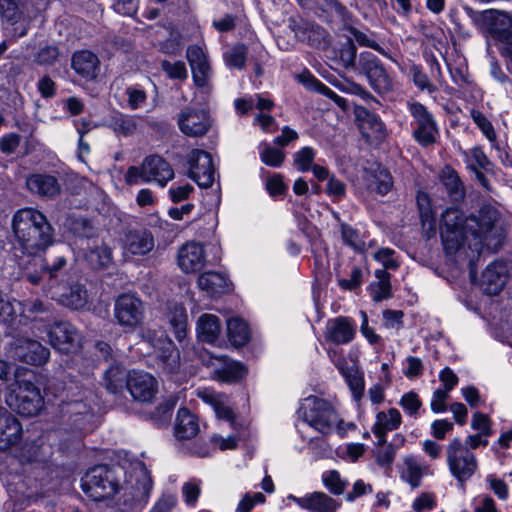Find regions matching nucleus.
Here are the masks:
<instances>
[{"label": "nucleus", "instance_id": "1", "mask_svg": "<svg viewBox=\"0 0 512 512\" xmlns=\"http://www.w3.org/2000/svg\"><path fill=\"white\" fill-rule=\"evenodd\" d=\"M440 233L446 253L455 255L457 261H468L474 281V260L484 247L495 251L501 246L505 227L499 211L492 206L482 207L478 216L469 218L457 208H448L442 214Z\"/></svg>", "mask_w": 512, "mask_h": 512}, {"label": "nucleus", "instance_id": "2", "mask_svg": "<svg viewBox=\"0 0 512 512\" xmlns=\"http://www.w3.org/2000/svg\"><path fill=\"white\" fill-rule=\"evenodd\" d=\"M84 493L94 501L120 495L125 504L144 506L152 491V480L139 460L125 459L116 465L91 468L82 478Z\"/></svg>", "mask_w": 512, "mask_h": 512}, {"label": "nucleus", "instance_id": "3", "mask_svg": "<svg viewBox=\"0 0 512 512\" xmlns=\"http://www.w3.org/2000/svg\"><path fill=\"white\" fill-rule=\"evenodd\" d=\"M13 232L23 253L32 257L31 261L34 266L40 265L42 268L41 274H38L30 272L26 267L25 276L27 279L32 284H38L45 277H48L50 281L56 278L57 271L65 266L66 259L60 257L56 265L48 268L43 265V260L39 258L54 242V229L46 216L34 208L20 209L13 217Z\"/></svg>", "mask_w": 512, "mask_h": 512}, {"label": "nucleus", "instance_id": "4", "mask_svg": "<svg viewBox=\"0 0 512 512\" xmlns=\"http://www.w3.org/2000/svg\"><path fill=\"white\" fill-rule=\"evenodd\" d=\"M196 394L205 404L213 409L219 420L226 422L234 431L233 434L227 437L217 434L213 435L211 437L212 444L218 446L222 451L236 449L239 441L245 436L246 425L234 413L229 398L210 388H198Z\"/></svg>", "mask_w": 512, "mask_h": 512}, {"label": "nucleus", "instance_id": "5", "mask_svg": "<svg viewBox=\"0 0 512 512\" xmlns=\"http://www.w3.org/2000/svg\"><path fill=\"white\" fill-rule=\"evenodd\" d=\"M298 416L306 424L322 434L337 432L343 435L346 429L343 421L328 400L310 395L304 398L298 409Z\"/></svg>", "mask_w": 512, "mask_h": 512}, {"label": "nucleus", "instance_id": "6", "mask_svg": "<svg viewBox=\"0 0 512 512\" xmlns=\"http://www.w3.org/2000/svg\"><path fill=\"white\" fill-rule=\"evenodd\" d=\"M138 350L144 355H152L156 365L163 372L172 374L180 367V355L174 343L163 332L147 331L138 343Z\"/></svg>", "mask_w": 512, "mask_h": 512}, {"label": "nucleus", "instance_id": "7", "mask_svg": "<svg viewBox=\"0 0 512 512\" xmlns=\"http://www.w3.org/2000/svg\"><path fill=\"white\" fill-rule=\"evenodd\" d=\"M18 391L10 389L5 396L6 404L22 416H35L43 406L39 389L31 382L17 381Z\"/></svg>", "mask_w": 512, "mask_h": 512}, {"label": "nucleus", "instance_id": "8", "mask_svg": "<svg viewBox=\"0 0 512 512\" xmlns=\"http://www.w3.org/2000/svg\"><path fill=\"white\" fill-rule=\"evenodd\" d=\"M446 455L449 470L459 482H465L475 473L477 469L475 455L463 446L460 439L455 438L449 443Z\"/></svg>", "mask_w": 512, "mask_h": 512}, {"label": "nucleus", "instance_id": "9", "mask_svg": "<svg viewBox=\"0 0 512 512\" xmlns=\"http://www.w3.org/2000/svg\"><path fill=\"white\" fill-rule=\"evenodd\" d=\"M114 317L120 326L136 328L143 323L145 306L135 295L122 294L115 301Z\"/></svg>", "mask_w": 512, "mask_h": 512}, {"label": "nucleus", "instance_id": "10", "mask_svg": "<svg viewBox=\"0 0 512 512\" xmlns=\"http://www.w3.org/2000/svg\"><path fill=\"white\" fill-rule=\"evenodd\" d=\"M188 176L195 181L199 187L208 188L215 180V166L210 153L193 149L187 155Z\"/></svg>", "mask_w": 512, "mask_h": 512}, {"label": "nucleus", "instance_id": "11", "mask_svg": "<svg viewBox=\"0 0 512 512\" xmlns=\"http://www.w3.org/2000/svg\"><path fill=\"white\" fill-rule=\"evenodd\" d=\"M180 131L188 137H202L212 126L210 115L203 109L185 108L177 119Z\"/></svg>", "mask_w": 512, "mask_h": 512}, {"label": "nucleus", "instance_id": "12", "mask_svg": "<svg viewBox=\"0 0 512 512\" xmlns=\"http://www.w3.org/2000/svg\"><path fill=\"white\" fill-rule=\"evenodd\" d=\"M201 360L211 369L214 376L221 381H236L243 378L247 373L246 368L241 363L221 355H212L205 352L201 354Z\"/></svg>", "mask_w": 512, "mask_h": 512}, {"label": "nucleus", "instance_id": "13", "mask_svg": "<svg viewBox=\"0 0 512 512\" xmlns=\"http://www.w3.org/2000/svg\"><path fill=\"white\" fill-rule=\"evenodd\" d=\"M359 69L365 74L371 86L377 92L386 93L392 89V79L374 54L370 52L361 53Z\"/></svg>", "mask_w": 512, "mask_h": 512}, {"label": "nucleus", "instance_id": "14", "mask_svg": "<svg viewBox=\"0 0 512 512\" xmlns=\"http://www.w3.org/2000/svg\"><path fill=\"white\" fill-rule=\"evenodd\" d=\"M51 345L63 353L76 351L82 343V336L76 328L67 322H59L47 330Z\"/></svg>", "mask_w": 512, "mask_h": 512}, {"label": "nucleus", "instance_id": "15", "mask_svg": "<svg viewBox=\"0 0 512 512\" xmlns=\"http://www.w3.org/2000/svg\"><path fill=\"white\" fill-rule=\"evenodd\" d=\"M410 112L416 123L414 131L416 141L423 146L434 143L438 136V129L432 115L420 103H412Z\"/></svg>", "mask_w": 512, "mask_h": 512}, {"label": "nucleus", "instance_id": "16", "mask_svg": "<svg viewBox=\"0 0 512 512\" xmlns=\"http://www.w3.org/2000/svg\"><path fill=\"white\" fill-rule=\"evenodd\" d=\"M195 85L206 91L210 90L212 70L204 50L199 46H189L186 52Z\"/></svg>", "mask_w": 512, "mask_h": 512}, {"label": "nucleus", "instance_id": "17", "mask_svg": "<svg viewBox=\"0 0 512 512\" xmlns=\"http://www.w3.org/2000/svg\"><path fill=\"white\" fill-rule=\"evenodd\" d=\"M127 389L131 396L141 402L151 401L157 391V380L149 373L144 371H131L128 373Z\"/></svg>", "mask_w": 512, "mask_h": 512}, {"label": "nucleus", "instance_id": "18", "mask_svg": "<svg viewBox=\"0 0 512 512\" xmlns=\"http://www.w3.org/2000/svg\"><path fill=\"white\" fill-rule=\"evenodd\" d=\"M178 267L184 273H196L206 264V252L201 243L190 241L178 250Z\"/></svg>", "mask_w": 512, "mask_h": 512}, {"label": "nucleus", "instance_id": "19", "mask_svg": "<svg viewBox=\"0 0 512 512\" xmlns=\"http://www.w3.org/2000/svg\"><path fill=\"white\" fill-rule=\"evenodd\" d=\"M14 355L23 362L40 366L48 361L50 352L39 341L20 338L15 342Z\"/></svg>", "mask_w": 512, "mask_h": 512}, {"label": "nucleus", "instance_id": "20", "mask_svg": "<svg viewBox=\"0 0 512 512\" xmlns=\"http://www.w3.org/2000/svg\"><path fill=\"white\" fill-rule=\"evenodd\" d=\"M49 290L53 299L73 309H81L88 302L87 291L80 284H73L69 287L51 285Z\"/></svg>", "mask_w": 512, "mask_h": 512}, {"label": "nucleus", "instance_id": "21", "mask_svg": "<svg viewBox=\"0 0 512 512\" xmlns=\"http://www.w3.org/2000/svg\"><path fill=\"white\" fill-rule=\"evenodd\" d=\"M62 411L79 432L86 433L93 430L94 427L91 421L94 416L91 407L87 403L82 400H73L65 403Z\"/></svg>", "mask_w": 512, "mask_h": 512}, {"label": "nucleus", "instance_id": "22", "mask_svg": "<svg viewBox=\"0 0 512 512\" xmlns=\"http://www.w3.org/2000/svg\"><path fill=\"white\" fill-rule=\"evenodd\" d=\"M432 474L433 472L428 464L419 461L412 455L404 457L402 464L399 467L400 479L412 488L419 487L423 477L430 476Z\"/></svg>", "mask_w": 512, "mask_h": 512}, {"label": "nucleus", "instance_id": "23", "mask_svg": "<svg viewBox=\"0 0 512 512\" xmlns=\"http://www.w3.org/2000/svg\"><path fill=\"white\" fill-rule=\"evenodd\" d=\"M356 334L353 321L347 317H335L327 321L325 338L335 344L351 342Z\"/></svg>", "mask_w": 512, "mask_h": 512}, {"label": "nucleus", "instance_id": "24", "mask_svg": "<svg viewBox=\"0 0 512 512\" xmlns=\"http://www.w3.org/2000/svg\"><path fill=\"white\" fill-rule=\"evenodd\" d=\"M22 435L20 422L0 406V450H7L18 443Z\"/></svg>", "mask_w": 512, "mask_h": 512}, {"label": "nucleus", "instance_id": "25", "mask_svg": "<svg viewBox=\"0 0 512 512\" xmlns=\"http://www.w3.org/2000/svg\"><path fill=\"white\" fill-rule=\"evenodd\" d=\"M299 507L309 512H336L339 504L323 492H314L302 497L288 496Z\"/></svg>", "mask_w": 512, "mask_h": 512}, {"label": "nucleus", "instance_id": "26", "mask_svg": "<svg viewBox=\"0 0 512 512\" xmlns=\"http://www.w3.org/2000/svg\"><path fill=\"white\" fill-rule=\"evenodd\" d=\"M507 266L502 261L488 265L482 274L480 287L488 295L498 294L505 285Z\"/></svg>", "mask_w": 512, "mask_h": 512}, {"label": "nucleus", "instance_id": "27", "mask_svg": "<svg viewBox=\"0 0 512 512\" xmlns=\"http://www.w3.org/2000/svg\"><path fill=\"white\" fill-rule=\"evenodd\" d=\"M402 416L398 409L389 408L375 413V421L372 426V432L378 439V443L386 441L387 433L400 427Z\"/></svg>", "mask_w": 512, "mask_h": 512}, {"label": "nucleus", "instance_id": "28", "mask_svg": "<svg viewBox=\"0 0 512 512\" xmlns=\"http://www.w3.org/2000/svg\"><path fill=\"white\" fill-rule=\"evenodd\" d=\"M144 170L147 173L149 182L155 181L164 187L174 178V171L171 165L163 158L153 155L146 157L143 161Z\"/></svg>", "mask_w": 512, "mask_h": 512}, {"label": "nucleus", "instance_id": "29", "mask_svg": "<svg viewBox=\"0 0 512 512\" xmlns=\"http://www.w3.org/2000/svg\"><path fill=\"white\" fill-rule=\"evenodd\" d=\"M510 27L511 19L505 14H500L491 31L493 36L500 41L501 53L507 60L509 70L512 71V33H510Z\"/></svg>", "mask_w": 512, "mask_h": 512}, {"label": "nucleus", "instance_id": "30", "mask_svg": "<svg viewBox=\"0 0 512 512\" xmlns=\"http://www.w3.org/2000/svg\"><path fill=\"white\" fill-rule=\"evenodd\" d=\"M196 336L199 341L214 344L222 332L220 318L214 314L204 313L196 321Z\"/></svg>", "mask_w": 512, "mask_h": 512}, {"label": "nucleus", "instance_id": "31", "mask_svg": "<svg viewBox=\"0 0 512 512\" xmlns=\"http://www.w3.org/2000/svg\"><path fill=\"white\" fill-rule=\"evenodd\" d=\"M154 247V239L150 232L130 231L125 235L123 249L131 255H145Z\"/></svg>", "mask_w": 512, "mask_h": 512}, {"label": "nucleus", "instance_id": "32", "mask_svg": "<svg viewBox=\"0 0 512 512\" xmlns=\"http://www.w3.org/2000/svg\"><path fill=\"white\" fill-rule=\"evenodd\" d=\"M72 68L87 79H94L99 71L98 57L90 51H79L73 55Z\"/></svg>", "mask_w": 512, "mask_h": 512}, {"label": "nucleus", "instance_id": "33", "mask_svg": "<svg viewBox=\"0 0 512 512\" xmlns=\"http://www.w3.org/2000/svg\"><path fill=\"white\" fill-rule=\"evenodd\" d=\"M199 422L195 415L188 409L180 408L178 410L174 433L177 439H190L199 432Z\"/></svg>", "mask_w": 512, "mask_h": 512}, {"label": "nucleus", "instance_id": "34", "mask_svg": "<svg viewBox=\"0 0 512 512\" xmlns=\"http://www.w3.org/2000/svg\"><path fill=\"white\" fill-rule=\"evenodd\" d=\"M27 188L35 194L53 197L60 191L57 179L51 175L33 174L26 180Z\"/></svg>", "mask_w": 512, "mask_h": 512}, {"label": "nucleus", "instance_id": "35", "mask_svg": "<svg viewBox=\"0 0 512 512\" xmlns=\"http://www.w3.org/2000/svg\"><path fill=\"white\" fill-rule=\"evenodd\" d=\"M366 186L371 193L381 196L386 195L393 187L391 174L378 166L375 170L366 174Z\"/></svg>", "mask_w": 512, "mask_h": 512}, {"label": "nucleus", "instance_id": "36", "mask_svg": "<svg viewBox=\"0 0 512 512\" xmlns=\"http://www.w3.org/2000/svg\"><path fill=\"white\" fill-rule=\"evenodd\" d=\"M198 287L209 295L216 296L228 291L229 283L224 274L209 271L199 276Z\"/></svg>", "mask_w": 512, "mask_h": 512}, {"label": "nucleus", "instance_id": "37", "mask_svg": "<svg viewBox=\"0 0 512 512\" xmlns=\"http://www.w3.org/2000/svg\"><path fill=\"white\" fill-rule=\"evenodd\" d=\"M167 317L177 340H184L188 333V319L185 307L178 303L172 304L169 307Z\"/></svg>", "mask_w": 512, "mask_h": 512}, {"label": "nucleus", "instance_id": "38", "mask_svg": "<svg viewBox=\"0 0 512 512\" xmlns=\"http://www.w3.org/2000/svg\"><path fill=\"white\" fill-rule=\"evenodd\" d=\"M417 204L423 230L428 238L432 237L436 234V220L429 196L424 192H419L417 195Z\"/></svg>", "mask_w": 512, "mask_h": 512}, {"label": "nucleus", "instance_id": "39", "mask_svg": "<svg viewBox=\"0 0 512 512\" xmlns=\"http://www.w3.org/2000/svg\"><path fill=\"white\" fill-rule=\"evenodd\" d=\"M116 98L123 108L130 110L142 109L147 102L146 91L138 85H131L124 89Z\"/></svg>", "mask_w": 512, "mask_h": 512}, {"label": "nucleus", "instance_id": "40", "mask_svg": "<svg viewBox=\"0 0 512 512\" xmlns=\"http://www.w3.org/2000/svg\"><path fill=\"white\" fill-rule=\"evenodd\" d=\"M23 303L13 300L1 303L0 321L9 325L27 324V315H22Z\"/></svg>", "mask_w": 512, "mask_h": 512}, {"label": "nucleus", "instance_id": "41", "mask_svg": "<svg viewBox=\"0 0 512 512\" xmlns=\"http://www.w3.org/2000/svg\"><path fill=\"white\" fill-rule=\"evenodd\" d=\"M359 129L363 137L368 141H379L385 136L384 126L380 118L368 112L360 119Z\"/></svg>", "mask_w": 512, "mask_h": 512}, {"label": "nucleus", "instance_id": "42", "mask_svg": "<svg viewBox=\"0 0 512 512\" xmlns=\"http://www.w3.org/2000/svg\"><path fill=\"white\" fill-rule=\"evenodd\" d=\"M86 253V259L93 268L107 267L112 260L110 249L102 242L95 240Z\"/></svg>", "mask_w": 512, "mask_h": 512}, {"label": "nucleus", "instance_id": "43", "mask_svg": "<svg viewBox=\"0 0 512 512\" xmlns=\"http://www.w3.org/2000/svg\"><path fill=\"white\" fill-rule=\"evenodd\" d=\"M227 332L228 337L234 346H243L250 338V329L247 323L237 317L228 320Z\"/></svg>", "mask_w": 512, "mask_h": 512}, {"label": "nucleus", "instance_id": "44", "mask_svg": "<svg viewBox=\"0 0 512 512\" xmlns=\"http://www.w3.org/2000/svg\"><path fill=\"white\" fill-rule=\"evenodd\" d=\"M377 282L370 285L374 301H382L391 296L390 274L385 269L375 271Z\"/></svg>", "mask_w": 512, "mask_h": 512}, {"label": "nucleus", "instance_id": "45", "mask_svg": "<svg viewBox=\"0 0 512 512\" xmlns=\"http://www.w3.org/2000/svg\"><path fill=\"white\" fill-rule=\"evenodd\" d=\"M128 374L119 365L111 366L105 373V385L106 388L112 392L117 393L122 390L124 383L127 384Z\"/></svg>", "mask_w": 512, "mask_h": 512}, {"label": "nucleus", "instance_id": "46", "mask_svg": "<svg viewBox=\"0 0 512 512\" xmlns=\"http://www.w3.org/2000/svg\"><path fill=\"white\" fill-rule=\"evenodd\" d=\"M339 370L341 371L342 375L344 376L350 390L352 393V397L355 401H359L363 396L364 391V380L363 377L360 375V373L354 369H344L339 364H337Z\"/></svg>", "mask_w": 512, "mask_h": 512}, {"label": "nucleus", "instance_id": "47", "mask_svg": "<svg viewBox=\"0 0 512 512\" xmlns=\"http://www.w3.org/2000/svg\"><path fill=\"white\" fill-rule=\"evenodd\" d=\"M322 481L324 486L333 494L340 495L348 485V481L343 479L336 470H329L323 473Z\"/></svg>", "mask_w": 512, "mask_h": 512}, {"label": "nucleus", "instance_id": "48", "mask_svg": "<svg viewBox=\"0 0 512 512\" xmlns=\"http://www.w3.org/2000/svg\"><path fill=\"white\" fill-rule=\"evenodd\" d=\"M247 49L244 45H236L224 52V61L229 68L242 69L246 62Z\"/></svg>", "mask_w": 512, "mask_h": 512}, {"label": "nucleus", "instance_id": "49", "mask_svg": "<svg viewBox=\"0 0 512 512\" xmlns=\"http://www.w3.org/2000/svg\"><path fill=\"white\" fill-rule=\"evenodd\" d=\"M284 158L285 154L280 149L268 144L260 145V159L264 164L272 167H280Z\"/></svg>", "mask_w": 512, "mask_h": 512}, {"label": "nucleus", "instance_id": "50", "mask_svg": "<svg viewBox=\"0 0 512 512\" xmlns=\"http://www.w3.org/2000/svg\"><path fill=\"white\" fill-rule=\"evenodd\" d=\"M316 151L309 146L301 148L293 155V163L298 171L306 172L312 167Z\"/></svg>", "mask_w": 512, "mask_h": 512}, {"label": "nucleus", "instance_id": "51", "mask_svg": "<svg viewBox=\"0 0 512 512\" xmlns=\"http://www.w3.org/2000/svg\"><path fill=\"white\" fill-rule=\"evenodd\" d=\"M465 160L468 167L472 170L476 169H487L490 162L483 152V150L479 147H474L467 152H464Z\"/></svg>", "mask_w": 512, "mask_h": 512}, {"label": "nucleus", "instance_id": "52", "mask_svg": "<svg viewBox=\"0 0 512 512\" xmlns=\"http://www.w3.org/2000/svg\"><path fill=\"white\" fill-rule=\"evenodd\" d=\"M441 180L451 194H455V198L462 196L461 182L457 173L446 167L442 170Z\"/></svg>", "mask_w": 512, "mask_h": 512}, {"label": "nucleus", "instance_id": "53", "mask_svg": "<svg viewBox=\"0 0 512 512\" xmlns=\"http://www.w3.org/2000/svg\"><path fill=\"white\" fill-rule=\"evenodd\" d=\"M112 129L123 135H130L136 130V122L129 116L118 114L111 120Z\"/></svg>", "mask_w": 512, "mask_h": 512}, {"label": "nucleus", "instance_id": "54", "mask_svg": "<svg viewBox=\"0 0 512 512\" xmlns=\"http://www.w3.org/2000/svg\"><path fill=\"white\" fill-rule=\"evenodd\" d=\"M437 506L436 496L430 492H422L417 496L411 507L415 512H429Z\"/></svg>", "mask_w": 512, "mask_h": 512}, {"label": "nucleus", "instance_id": "55", "mask_svg": "<svg viewBox=\"0 0 512 512\" xmlns=\"http://www.w3.org/2000/svg\"><path fill=\"white\" fill-rule=\"evenodd\" d=\"M471 118L490 142L496 141V133L494 131L493 125L483 113L477 110H472Z\"/></svg>", "mask_w": 512, "mask_h": 512}, {"label": "nucleus", "instance_id": "56", "mask_svg": "<svg viewBox=\"0 0 512 512\" xmlns=\"http://www.w3.org/2000/svg\"><path fill=\"white\" fill-rule=\"evenodd\" d=\"M379 447L376 452V461L381 466H389L394 461L396 455V448L394 445L387 443V440L384 443H378Z\"/></svg>", "mask_w": 512, "mask_h": 512}, {"label": "nucleus", "instance_id": "57", "mask_svg": "<svg viewBox=\"0 0 512 512\" xmlns=\"http://www.w3.org/2000/svg\"><path fill=\"white\" fill-rule=\"evenodd\" d=\"M162 69L167 73V75L172 79L183 80L188 76V71L186 65L182 61L171 62L165 60L162 62Z\"/></svg>", "mask_w": 512, "mask_h": 512}, {"label": "nucleus", "instance_id": "58", "mask_svg": "<svg viewBox=\"0 0 512 512\" xmlns=\"http://www.w3.org/2000/svg\"><path fill=\"white\" fill-rule=\"evenodd\" d=\"M265 502V496L260 493H246L238 502L236 512H251L256 504Z\"/></svg>", "mask_w": 512, "mask_h": 512}, {"label": "nucleus", "instance_id": "59", "mask_svg": "<svg viewBox=\"0 0 512 512\" xmlns=\"http://www.w3.org/2000/svg\"><path fill=\"white\" fill-rule=\"evenodd\" d=\"M181 490L185 504L195 507L201 493L200 485L195 481H189L183 484Z\"/></svg>", "mask_w": 512, "mask_h": 512}, {"label": "nucleus", "instance_id": "60", "mask_svg": "<svg viewBox=\"0 0 512 512\" xmlns=\"http://www.w3.org/2000/svg\"><path fill=\"white\" fill-rule=\"evenodd\" d=\"M177 496L174 493L165 492L155 502L149 512H170L177 505Z\"/></svg>", "mask_w": 512, "mask_h": 512}, {"label": "nucleus", "instance_id": "61", "mask_svg": "<svg viewBox=\"0 0 512 512\" xmlns=\"http://www.w3.org/2000/svg\"><path fill=\"white\" fill-rule=\"evenodd\" d=\"M341 233L345 243L353 247L355 250H362L364 248L365 243L355 229L348 225L341 224Z\"/></svg>", "mask_w": 512, "mask_h": 512}, {"label": "nucleus", "instance_id": "62", "mask_svg": "<svg viewBox=\"0 0 512 512\" xmlns=\"http://www.w3.org/2000/svg\"><path fill=\"white\" fill-rule=\"evenodd\" d=\"M125 182L128 185H138L140 183L149 182L147 173L144 170V164L129 167L125 174Z\"/></svg>", "mask_w": 512, "mask_h": 512}, {"label": "nucleus", "instance_id": "63", "mask_svg": "<svg viewBox=\"0 0 512 512\" xmlns=\"http://www.w3.org/2000/svg\"><path fill=\"white\" fill-rule=\"evenodd\" d=\"M399 404L406 411V413L409 415H414L421 407L422 402L415 392L410 391L401 397Z\"/></svg>", "mask_w": 512, "mask_h": 512}, {"label": "nucleus", "instance_id": "64", "mask_svg": "<svg viewBox=\"0 0 512 512\" xmlns=\"http://www.w3.org/2000/svg\"><path fill=\"white\" fill-rule=\"evenodd\" d=\"M395 251L390 248H381L376 251L373 255V258L381 263L385 269H396L398 267V262L394 257Z\"/></svg>", "mask_w": 512, "mask_h": 512}]
</instances>
